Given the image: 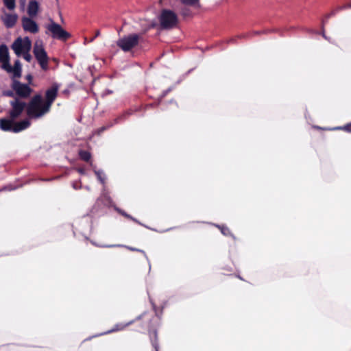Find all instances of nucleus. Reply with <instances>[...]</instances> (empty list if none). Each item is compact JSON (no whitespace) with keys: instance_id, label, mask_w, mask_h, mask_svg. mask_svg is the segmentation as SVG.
<instances>
[{"instance_id":"f8f14e48","label":"nucleus","mask_w":351,"mask_h":351,"mask_svg":"<svg viewBox=\"0 0 351 351\" xmlns=\"http://www.w3.org/2000/svg\"><path fill=\"white\" fill-rule=\"evenodd\" d=\"M21 23L25 32L36 34L39 30L38 24L31 17L23 16Z\"/></svg>"},{"instance_id":"f704fd0d","label":"nucleus","mask_w":351,"mask_h":351,"mask_svg":"<svg viewBox=\"0 0 351 351\" xmlns=\"http://www.w3.org/2000/svg\"><path fill=\"white\" fill-rule=\"evenodd\" d=\"M72 186L74 189H81L82 186L80 184H78L77 182H73Z\"/></svg>"},{"instance_id":"a18cd8bd","label":"nucleus","mask_w":351,"mask_h":351,"mask_svg":"<svg viewBox=\"0 0 351 351\" xmlns=\"http://www.w3.org/2000/svg\"><path fill=\"white\" fill-rule=\"evenodd\" d=\"M253 34H254V35H258V34H260V32L255 31V32H253Z\"/></svg>"},{"instance_id":"4be33fe9","label":"nucleus","mask_w":351,"mask_h":351,"mask_svg":"<svg viewBox=\"0 0 351 351\" xmlns=\"http://www.w3.org/2000/svg\"><path fill=\"white\" fill-rule=\"evenodd\" d=\"M216 226L220 229L221 230V232L225 235V236H228V235H231V232H230V230H229V228L227 227V226H219V225H216Z\"/></svg>"},{"instance_id":"09e8293b","label":"nucleus","mask_w":351,"mask_h":351,"mask_svg":"<svg viewBox=\"0 0 351 351\" xmlns=\"http://www.w3.org/2000/svg\"><path fill=\"white\" fill-rule=\"evenodd\" d=\"M21 3H22L23 6H24V5H25V0L21 1Z\"/></svg>"},{"instance_id":"a19ab883","label":"nucleus","mask_w":351,"mask_h":351,"mask_svg":"<svg viewBox=\"0 0 351 351\" xmlns=\"http://www.w3.org/2000/svg\"><path fill=\"white\" fill-rule=\"evenodd\" d=\"M27 79L29 80V82H30V81L32 80V77L31 75H27Z\"/></svg>"},{"instance_id":"2f4dec72","label":"nucleus","mask_w":351,"mask_h":351,"mask_svg":"<svg viewBox=\"0 0 351 351\" xmlns=\"http://www.w3.org/2000/svg\"><path fill=\"white\" fill-rule=\"evenodd\" d=\"M23 58L27 61V62H30L32 60V56L31 54L29 53V51H25L23 53Z\"/></svg>"},{"instance_id":"f03ea898","label":"nucleus","mask_w":351,"mask_h":351,"mask_svg":"<svg viewBox=\"0 0 351 351\" xmlns=\"http://www.w3.org/2000/svg\"><path fill=\"white\" fill-rule=\"evenodd\" d=\"M143 41L142 34H130L118 39L117 45L124 52H128Z\"/></svg>"},{"instance_id":"f257e3e1","label":"nucleus","mask_w":351,"mask_h":351,"mask_svg":"<svg viewBox=\"0 0 351 351\" xmlns=\"http://www.w3.org/2000/svg\"><path fill=\"white\" fill-rule=\"evenodd\" d=\"M45 103L41 95H34L27 106V114L32 119H38L48 113L45 112Z\"/></svg>"},{"instance_id":"1a4fd4ad","label":"nucleus","mask_w":351,"mask_h":351,"mask_svg":"<svg viewBox=\"0 0 351 351\" xmlns=\"http://www.w3.org/2000/svg\"><path fill=\"white\" fill-rule=\"evenodd\" d=\"M60 86L57 83H54L52 86L46 90L45 93V112H49L51 106L58 96V93Z\"/></svg>"},{"instance_id":"3c124183","label":"nucleus","mask_w":351,"mask_h":351,"mask_svg":"<svg viewBox=\"0 0 351 351\" xmlns=\"http://www.w3.org/2000/svg\"><path fill=\"white\" fill-rule=\"evenodd\" d=\"M161 101V100L159 99L158 103H157V105H159V103Z\"/></svg>"},{"instance_id":"49530a36","label":"nucleus","mask_w":351,"mask_h":351,"mask_svg":"<svg viewBox=\"0 0 351 351\" xmlns=\"http://www.w3.org/2000/svg\"><path fill=\"white\" fill-rule=\"evenodd\" d=\"M247 36V34H243V35H241L240 37L241 38H245Z\"/></svg>"},{"instance_id":"2eb2a0df","label":"nucleus","mask_w":351,"mask_h":351,"mask_svg":"<svg viewBox=\"0 0 351 351\" xmlns=\"http://www.w3.org/2000/svg\"><path fill=\"white\" fill-rule=\"evenodd\" d=\"M39 11V4L35 0H32L29 2L27 5V14L29 17H35Z\"/></svg>"},{"instance_id":"4c0bfd02","label":"nucleus","mask_w":351,"mask_h":351,"mask_svg":"<svg viewBox=\"0 0 351 351\" xmlns=\"http://www.w3.org/2000/svg\"><path fill=\"white\" fill-rule=\"evenodd\" d=\"M130 220L134 221L135 223L143 226L138 219L132 217V219H130Z\"/></svg>"},{"instance_id":"6e6552de","label":"nucleus","mask_w":351,"mask_h":351,"mask_svg":"<svg viewBox=\"0 0 351 351\" xmlns=\"http://www.w3.org/2000/svg\"><path fill=\"white\" fill-rule=\"evenodd\" d=\"M11 87L16 95L21 98H27L32 90L27 84L21 83L16 78L12 79Z\"/></svg>"},{"instance_id":"473e14b6","label":"nucleus","mask_w":351,"mask_h":351,"mask_svg":"<svg viewBox=\"0 0 351 351\" xmlns=\"http://www.w3.org/2000/svg\"><path fill=\"white\" fill-rule=\"evenodd\" d=\"M173 87H169L167 90H165L162 93L161 96L160 97V100H162L169 92H171L173 90Z\"/></svg>"},{"instance_id":"5701e85b","label":"nucleus","mask_w":351,"mask_h":351,"mask_svg":"<svg viewBox=\"0 0 351 351\" xmlns=\"http://www.w3.org/2000/svg\"><path fill=\"white\" fill-rule=\"evenodd\" d=\"M128 248L132 251H137V252H140L141 253L143 254V255L145 256V258L147 259V262H148V265H149V271H150L151 270V263L149 262V260L145 253V251L142 250H139V249H136V248H134V247H128Z\"/></svg>"},{"instance_id":"a878e982","label":"nucleus","mask_w":351,"mask_h":351,"mask_svg":"<svg viewBox=\"0 0 351 351\" xmlns=\"http://www.w3.org/2000/svg\"><path fill=\"white\" fill-rule=\"evenodd\" d=\"M181 1L186 5H196L199 3V0H181Z\"/></svg>"},{"instance_id":"7ed1b4c3","label":"nucleus","mask_w":351,"mask_h":351,"mask_svg":"<svg viewBox=\"0 0 351 351\" xmlns=\"http://www.w3.org/2000/svg\"><path fill=\"white\" fill-rule=\"evenodd\" d=\"M29 125L30 121L27 119L17 123L10 119L0 120V128L5 132L17 133L27 129Z\"/></svg>"},{"instance_id":"ddd939ff","label":"nucleus","mask_w":351,"mask_h":351,"mask_svg":"<svg viewBox=\"0 0 351 351\" xmlns=\"http://www.w3.org/2000/svg\"><path fill=\"white\" fill-rule=\"evenodd\" d=\"M1 20L7 28H12L17 22L18 15L16 14L5 13L1 17Z\"/></svg>"},{"instance_id":"c03bdc74","label":"nucleus","mask_w":351,"mask_h":351,"mask_svg":"<svg viewBox=\"0 0 351 351\" xmlns=\"http://www.w3.org/2000/svg\"><path fill=\"white\" fill-rule=\"evenodd\" d=\"M322 36L325 38V39H327L328 40V38L327 36H326L325 33H324V31L323 30L322 31Z\"/></svg>"},{"instance_id":"dca6fc26","label":"nucleus","mask_w":351,"mask_h":351,"mask_svg":"<svg viewBox=\"0 0 351 351\" xmlns=\"http://www.w3.org/2000/svg\"><path fill=\"white\" fill-rule=\"evenodd\" d=\"M11 69L5 71L8 73H12V79L19 78L21 76V64L19 60L14 62V66H11Z\"/></svg>"},{"instance_id":"79ce46f5","label":"nucleus","mask_w":351,"mask_h":351,"mask_svg":"<svg viewBox=\"0 0 351 351\" xmlns=\"http://www.w3.org/2000/svg\"><path fill=\"white\" fill-rule=\"evenodd\" d=\"M184 10H186V11H185V12L183 11L182 14H183V15L186 16L188 14L187 11H189V9H185Z\"/></svg>"},{"instance_id":"603ef678","label":"nucleus","mask_w":351,"mask_h":351,"mask_svg":"<svg viewBox=\"0 0 351 351\" xmlns=\"http://www.w3.org/2000/svg\"><path fill=\"white\" fill-rule=\"evenodd\" d=\"M173 102H174V101H173V100H171V101H170V103H173Z\"/></svg>"},{"instance_id":"4468645a","label":"nucleus","mask_w":351,"mask_h":351,"mask_svg":"<svg viewBox=\"0 0 351 351\" xmlns=\"http://www.w3.org/2000/svg\"><path fill=\"white\" fill-rule=\"evenodd\" d=\"M145 313H142L141 315L136 317L135 319L130 321L129 322H128L126 324H117L114 326L113 328H112L111 330H110L107 332H103L101 335L108 334L110 332L121 330L124 329L125 327L132 324L135 321L141 319L143 317V316L145 315Z\"/></svg>"},{"instance_id":"8fccbe9b","label":"nucleus","mask_w":351,"mask_h":351,"mask_svg":"<svg viewBox=\"0 0 351 351\" xmlns=\"http://www.w3.org/2000/svg\"><path fill=\"white\" fill-rule=\"evenodd\" d=\"M154 309H155L156 306L154 304H152Z\"/></svg>"},{"instance_id":"6ab92c4d","label":"nucleus","mask_w":351,"mask_h":351,"mask_svg":"<svg viewBox=\"0 0 351 351\" xmlns=\"http://www.w3.org/2000/svg\"><path fill=\"white\" fill-rule=\"evenodd\" d=\"M132 114V110L125 111V112H123L122 114L119 115L118 117L114 119L111 122H112V123H113V125L114 124L119 123L123 121L124 120H125Z\"/></svg>"},{"instance_id":"f3484780","label":"nucleus","mask_w":351,"mask_h":351,"mask_svg":"<svg viewBox=\"0 0 351 351\" xmlns=\"http://www.w3.org/2000/svg\"><path fill=\"white\" fill-rule=\"evenodd\" d=\"M90 165L92 167L95 176H97V180L102 185L104 186L106 180V176L104 171L102 169H97L96 166L93 165L92 162H90Z\"/></svg>"},{"instance_id":"72a5a7b5","label":"nucleus","mask_w":351,"mask_h":351,"mask_svg":"<svg viewBox=\"0 0 351 351\" xmlns=\"http://www.w3.org/2000/svg\"><path fill=\"white\" fill-rule=\"evenodd\" d=\"M335 12L334 11H332V12H331L330 13H329V14H326V15L325 16V19H324L323 20V21H322V24H323V25H324V23H326V21H327L330 17H331L332 16H334V15H335Z\"/></svg>"},{"instance_id":"aec40b11","label":"nucleus","mask_w":351,"mask_h":351,"mask_svg":"<svg viewBox=\"0 0 351 351\" xmlns=\"http://www.w3.org/2000/svg\"><path fill=\"white\" fill-rule=\"evenodd\" d=\"M79 156L82 160L88 162L90 160L91 154L88 151L80 150L79 152Z\"/></svg>"},{"instance_id":"39448f33","label":"nucleus","mask_w":351,"mask_h":351,"mask_svg":"<svg viewBox=\"0 0 351 351\" xmlns=\"http://www.w3.org/2000/svg\"><path fill=\"white\" fill-rule=\"evenodd\" d=\"M47 32L51 33V36L53 39H57L62 41H66L71 35L70 33L64 29L62 26L55 23L51 19H50V23L46 25Z\"/></svg>"},{"instance_id":"58836bf2","label":"nucleus","mask_w":351,"mask_h":351,"mask_svg":"<svg viewBox=\"0 0 351 351\" xmlns=\"http://www.w3.org/2000/svg\"><path fill=\"white\" fill-rule=\"evenodd\" d=\"M115 246H119V247L121 245H104L103 247H115Z\"/></svg>"},{"instance_id":"c85d7f7f","label":"nucleus","mask_w":351,"mask_h":351,"mask_svg":"<svg viewBox=\"0 0 351 351\" xmlns=\"http://www.w3.org/2000/svg\"><path fill=\"white\" fill-rule=\"evenodd\" d=\"M334 130H343L347 132H351V123H348L343 127H337L335 128Z\"/></svg>"},{"instance_id":"9d476101","label":"nucleus","mask_w":351,"mask_h":351,"mask_svg":"<svg viewBox=\"0 0 351 351\" xmlns=\"http://www.w3.org/2000/svg\"><path fill=\"white\" fill-rule=\"evenodd\" d=\"M10 104L12 106V110L10 111V116L12 119L19 117L25 108H27V106L25 102L20 101L18 98L10 101Z\"/></svg>"},{"instance_id":"0eeeda50","label":"nucleus","mask_w":351,"mask_h":351,"mask_svg":"<svg viewBox=\"0 0 351 351\" xmlns=\"http://www.w3.org/2000/svg\"><path fill=\"white\" fill-rule=\"evenodd\" d=\"M32 42L29 37L16 38L12 44L11 47L17 56H21L25 51H29L31 49Z\"/></svg>"},{"instance_id":"de8ad7c7","label":"nucleus","mask_w":351,"mask_h":351,"mask_svg":"<svg viewBox=\"0 0 351 351\" xmlns=\"http://www.w3.org/2000/svg\"><path fill=\"white\" fill-rule=\"evenodd\" d=\"M84 188H85L86 190H88V191H89V190H90V187H89L88 186H84Z\"/></svg>"},{"instance_id":"c756f323","label":"nucleus","mask_w":351,"mask_h":351,"mask_svg":"<svg viewBox=\"0 0 351 351\" xmlns=\"http://www.w3.org/2000/svg\"><path fill=\"white\" fill-rule=\"evenodd\" d=\"M16 189V187L13 186L12 184H8V185H6V186H3V188H1L0 189V191H13V190H14Z\"/></svg>"},{"instance_id":"9b49d317","label":"nucleus","mask_w":351,"mask_h":351,"mask_svg":"<svg viewBox=\"0 0 351 351\" xmlns=\"http://www.w3.org/2000/svg\"><path fill=\"white\" fill-rule=\"evenodd\" d=\"M0 63H1V68L3 70L8 71L11 69L9 50L5 44L0 45Z\"/></svg>"},{"instance_id":"20e7f679","label":"nucleus","mask_w":351,"mask_h":351,"mask_svg":"<svg viewBox=\"0 0 351 351\" xmlns=\"http://www.w3.org/2000/svg\"><path fill=\"white\" fill-rule=\"evenodd\" d=\"M176 14L170 10L164 9L159 16L160 26L162 29H170L176 27L178 23Z\"/></svg>"},{"instance_id":"a211bd4d","label":"nucleus","mask_w":351,"mask_h":351,"mask_svg":"<svg viewBox=\"0 0 351 351\" xmlns=\"http://www.w3.org/2000/svg\"><path fill=\"white\" fill-rule=\"evenodd\" d=\"M149 334L151 339L152 344L156 351H159V346L157 339V331L156 330H149Z\"/></svg>"},{"instance_id":"37998d69","label":"nucleus","mask_w":351,"mask_h":351,"mask_svg":"<svg viewBox=\"0 0 351 351\" xmlns=\"http://www.w3.org/2000/svg\"><path fill=\"white\" fill-rule=\"evenodd\" d=\"M184 10H186V11H185V12L183 11L182 14H183V15L186 16L188 14L187 11H189V9H185Z\"/></svg>"},{"instance_id":"b1692460","label":"nucleus","mask_w":351,"mask_h":351,"mask_svg":"<svg viewBox=\"0 0 351 351\" xmlns=\"http://www.w3.org/2000/svg\"><path fill=\"white\" fill-rule=\"evenodd\" d=\"M114 210L119 213V214H121L122 216L128 218V219H132V216H131L130 215L128 214L126 212H125L123 210L118 208L117 206H114Z\"/></svg>"},{"instance_id":"bb28decb","label":"nucleus","mask_w":351,"mask_h":351,"mask_svg":"<svg viewBox=\"0 0 351 351\" xmlns=\"http://www.w3.org/2000/svg\"><path fill=\"white\" fill-rule=\"evenodd\" d=\"M112 126H113V123H112V122H110V123H108L106 125L103 126V127H101V128H99V129L97 130V133L98 134H100L101 132H104V131H105L106 130H107V129H108V128H111V127H112Z\"/></svg>"},{"instance_id":"7c9ffc66","label":"nucleus","mask_w":351,"mask_h":351,"mask_svg":"<svg viewBox=\"0 0 351 351\" xmlns=\"http://www.w3.org/2000/svg\"><path fill=\"white\" fill-rule=\"evenodd\" d=\"M3 96H6V97H14V93L13 90H6L3 91Z\"/></svg>"},{"instance_id":"393cba45","label":"nucleus","mask_w":351,"mask_h":351,"mask_svg":"<svg viewBox=\"0 0 351 351\" xmlns=\"http://www.w3.org/2000/svg\"><path fill=\"white\" fill-rule=\"evenodd\" d=\"M157 25H158V23H156V21H149L147 23V27L145 28L144 32H146L147 31H148L150 29L155 28Z\"/></svg>"},{"instance_id":"cd10ccee","label":"nucleus","mask_w":351,"mask_h":351,"mask_svg":"<svg viewBox=\"0 0 351 351\" xmlns=\"http://www.w3.org/2000/svg\"><path fill=\"white\" fill-rule=\"evenodd\" d=\"M334 130H343L347 132H351V123H348L343 127H337L335 128Z\"/></svg>"},{"instance_id":"ea45409f","label":"nucleus","mask_w":351,"mask_h":351,"mask_svg":"<svg viewBox=\"0 0 351 351\" xmlns=\"http://www.w3.org/2000/svg\"><path fill=\"white\" fill-rule=\"evenodd\" d=\"M99 35H100V32H99V30H97L96 32L95 36L92 39V40H93L95 38L99 36Z\"/></svg>"},{"instance_id":"412c9836","label":"nucleus","mask_w":351,"mask_h":351,"mask_svg":"<svg viewBox=\"0 0 351 351\" xmlns=\"http://www.w3.org/2000/svg\"><path fill=\"white\" fill-rule=\"evenodd\" d=\"M5 6L10 10H12L16 7L15 0H3Z\"/></svg>"},{"instance_id":"e433bc0d","label":"nucleus","mask_w":351,"mask_h":351,"mask_svg":"<svg viewBox=\"0 0 351 351\" xmlns=\"http://www.w3.org/2000/svg\"><path fill=\"white\" fill-rule=\"evenodd\" d=\"M58 178H59V177H53V178H51L43 179V181H52V180H54Z\"/></svg>"},{"instance_id":"c9c22d12","label":"nucleus","mask_w":351,"mask_h":351,"mask_svg":"<svg viewBox=\"0 0 351 351\" xmlns=\"http://www.w3.org/2000/svg\"><path fill=\"white\" fill-rule=\"evenodd\" d=\"M77 172L80 173V174L82 175H85L86 174V171L83 168H79L77 169Z\"/></svg>"},{"instance_id":"423d86ee","label":"nucleus","mask_w":351,"mask_h":351,"mask_svg":"<svg viewBox=\"0 0 351 351\" xmlns=\"http://www.w3.org/2000/svg\"><path fill=\"white\" fill-rule=\"evenodd\" d=\"M33 53L41 69L45 71H47L49 69V57L43 46L42 41L35 43Z\"/></svg>"}]
</instances>
